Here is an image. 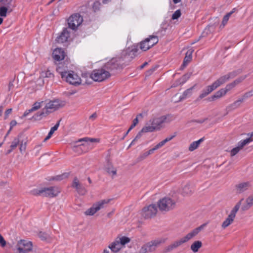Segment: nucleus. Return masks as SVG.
<instances>
[{
	"label": "nucleus",
	"instance_id": "nucleus-1",
	"mask_svg": "<svg viewBox=\"0 0 253 253\" xmlns=\"http://www.w3.org/2000/svg\"><path fill=\"white\" fill-rule=\"evenodd\" d=\"M207 225V223H204L198 227L191 231L190 233L187 234L186 236L181 238L180 240H177L171 244L169 246L165 248V252H169L173 250L176 249L178 247L181 245L182 244L188 242L190 239H192L196 236Z\"/></svg>",
	"mask_w": 253,
	"mask_h": 253
},
{
	"label": "nucleus",
	"instance_id": "nucleus-2",
	"mask_svg": "<svg viewBox=\"0 0 253 253\" xmlns=\"http://www.w3.org/2000/svg\"><path fill=\"white\" fill-rule=\"evenodd\" d=\"M169 116H163L159 118H154L149 121L151 126H145L143 127V131L146 132H153L159 130L164 127L165 123H169L170 121L167 120Z\"/></svg>",
	"mask_w": 253,
	"mask_h": 253
},
{
	"label": "nucleus",
	"instance_id": "nucleus-3",
	"mask_svg": "<svg viewBox=\"0 0 253 253\" xmlns=\"http://www.w3.org/2000/svg\"><path fill=\"white\" fill-rule=\"evenodd\" d=\"M60 191V189L58 187L51 186L41 189H34L31 190L30 193L34 196L53 198L57 196Z\"/></svg>",
	"mask_w": 253,
	"mask_h": 253
},
{
	"label": "nucleus",
	"instance_id": "nucleus-4",
	"mask_svg": "<svg viewBox=\"0 0 253 253\" xmlns=\"http://www.w3.org/2000/svg\"><path fill=\"white\" fill-rule=\"evenodd\" d=\"M61 107V103L58 100L50 101L46 104L45 107L41 112L37 113L33 118L35 120H41L43 117L48 115L52 111L56 110Z\"/></svg>",
	"mask_w": 253,
	"mask_h": 253
},
{
	"label": "nucleus",
	"instance_id": "nucleus-5",
	"mask_svg": "<svg viewBox=\"0 0 253 253\" xmlns=\"http://www.w3.org/2000/svg\"><path fill=\"white\" fill-rule=\"evenodd\" d=\"M157 205L160 211L167 212L175 208L176 202L171 198L165 197L159 200Z\"/></svg>",
	"mask_w": 253,
	"mask_h": 253
},
{
	"label": "nucleus",
	"instance_id": "nucleus-6",
	"mask_svg": "<svg viewBox=\"0 0 253 253\" xmlns=\"http://www.w3.org/2000/svg\"><path fill=\"white\" fill-rule=\"evenodd\" d=\"M111 75V73H109L103 66L100 69L94 70L90 76L94 81L101 82L109 78Z\"/></svg>",
	"mask_w": 253,
	"mask_h": 253
},
{
	"label": "nucleus",
	"instance_id": "nucleus-7",
	"mask_svg": "<svg viewBox=\"0 0 253 253\" xmlns=\"http://www.w3.org/2000/svg\"><path fill=\"white\" fill-rule=\"evenodd\" d=\"M164 242V240L163 239H157L149 242L141 247L139 252V253L153 252L156 251L157 247Z\"/></svg>",
	"mask_w": 253,
	"mask_h": 253
},
{
	"label": "nucleus",
	"instance_id": "nucleus-8",
	"mask_svg": "<svg viewBox=\"0 0 253 253\" xmlns=\"http://www.w3.org/2000/svg\"><path fill=\"white\" fill-rule=\"evenodd\" d=\"M159 42V39L156 36H150L148 38L141 41L139 43V48L142 51H145L153 47Z\"/></svg>",
	"mask_w": 253,
	"mask_h": 253
},
{
	"label": "nucleus",
	"instance_id": "nucleus-9",
	"mask_svg": "<svg viewBox=\"0 0 253 253\" xmlns=\"http://www.w3.org/2000/svg\"><path fill=\"white\" fill-rule=\"evenodd\" d=\"M111 199H104L98 201L96 203L93 205L92 207L85 211L86 215H93L97 211L105 207V205L108 204Z\"/></svg>",
	"mask_w": 253,
	"mask_h": 253
},
{
	"label": "nucleus",
	"instance_id": "nucleus-10",
	"mask_svg": "<svg viewBox=\"0 0 253 253\" xmlns=\"http://www.w3.org/2000/svg\"><path fill=\"white\" fill-rule=\"evenodd\" d=\"M83 17L79 13L72 15L68 19L69 27L72 30H76L83 22Z\"/></svg>",
	"mask_w": 253,
	"mask_h": 253
},
{
	"label": "nucleus",
	"instance_id": "nucleus-11",
	"mask_svg": "<svg viewBox=\"0 0 253 253\" xmlns=\"http://www.w3.org/2000/svg\"><path fill=\"white\" fill-rule=\"evenodd\" d=\"M157 212V208L155 205H150L145 207L142 210L141 214L146 219L154 217Z\"/></svg>",
	"mask_w": 253,
	"mask_h": 253
},
{
	"label": "nucleus",
	"instance_id": "nucleus-12",
	"mask_svg": "<svg viewBox=\"0 0 253 253\" xmlns=\"http://www.w3.org/2000/svg\"><path fill=\"white\" fill-rule=\"evenodd\" d=\"M33 245L31 241L21 240L17 244V249L19 253H27L32 249Z\"/></svg>",
	"mask_w": 253,
	"mask_h": 253
},
{
	"label": "nucleus",
	"instance_id": "nucleus-13",
	"mask_svg": "<svg viewBox=\"0 0 253 253\" xmlns=\"http://www.w3.org/2000/svg\"><path fill=\"white\" fill-rule=\"evenodd\" d=\"M71 84L77 85L81 84V80L79 76L73 71H69L64 77V79Z\"/></svg>",
	"mask_w": 253,
	"mask_h": 253
},
{
	"label": "nucleus",
	"instance_id": "nucleus-14",
	"mask_svg": "<svg viewBox=\"0 0 253 253\" xmlns=\"http://www.w3.org/2000/svg\"><path fill=\"white\" fill-rule=\"evenodd\" d=\"M120 67V64L117 58L112 59L103 66L104 69L110 73L113 71L118 69Z\"/></svg>",
	"mask_w": 253,
	"mask_h": 253
},
{
	"label": "nucleus",
	"instance_id": "nucleus-15",
	"mask_svg": "<svg viewBox=\"0 0 253 253\" xmlns=\"http://www.w3.org/2000/svg\"><path fill=\"white\" fill-rule=\"evenodd\" d=\"M220 85H221L217 80L212 84L207 86L202 90V93L199 95V98L201 99L204 98Z\"/></svg>",
	"mask_w": 253,
	"mask_h": 253
},
{
	"label": "nucleus",
	"instance_id": "nucleus-16",
	"mask_svg": "<svg viewBox=\"0 0 253 253\" xmlns=\"http://www.w3.org/2000/svg\"><path fill=\"white\" fill-rule=\"evenodd\" d=\"M70 38V31L68 28H65L60 34L56 38V41L58 43H63L67 42Z\"/></svg>",
	"mask_w": 253,
	"mask_h": 253
},
{
	"label": "nucleus",
	"instance_id": "nucleus-17",
	"mask_svg": "<svg viewBox=\"0 0 253 253\" xmlns=\"http://www.w3.org/2000/svg\"><path fill=\"white\" fill-rule=\"evenodd\" d=\"M241 73V70L238 71H234L233 72H230L227 74L221 76L218 79H217L218 81L220 83V85L224 84L226 82L228 81L230 79L234 78L236 76H237L239 74Z\"/></svg>",
	"mask_w": 253,
	"mask_h": 253
},
{
	"label": "nucleus",
	"instance_id": "nucleus-18",
	"mask_svg": "<svg viewBox=\"0 0 253 253\" xmlns=\"http://www.w3.org/2000/svg\"><path fill=\"white\" fill-rule=\"evenodd\" d=\"M72 187L76 188L77 192L82 195H85L86 193V190L85 187L82 185L77 177L74 178L72 183Z\"/></svg>",
	"mask_w": 253,
	"mask_h": 253
},
{
	"label": "nucleus",
	"instance_id": "nucleus-19",
	"mask_svg": "<svg viewBox=\"0 0 253 253\" xmlns=\"http://www.w3.org/2000/svg\"><path fill=\"white\" fill-rule=\"evenodd\" d=\"M65 53L61 48H57L54 50L52 53L53 58L57 61L62 60L64 59Z\"/></svg>",
	"mask_w": 253,
	"mask_h": 253
},
{
	"label": "nucleus",
	"instance_id": "nucleus-20",
	"mask_svg": "<svg viewBox=\"0 0 253 253\" xmlns=\"http://www.w3.org/2000/svg\"><path fill=\"white\" fill-rule=\"evenodd\" d=\"M251 187L250 182H244L240 183L235 186V190L237 193H242L249 189Z\"/></svg>",
	"mask_w": 253,
	"mask_h": 253
},
{
	"label": "nucleus",
	"instance_id": "nucleus-21",
	"mask_svg": "<svg viewBox=\"0 0 253 253\" xmlns=\"http://www.w3.org/2000/svg\"><path fill=\"white\" fill-rule=\"evenodd\" d=\"M108 248L114 253H118L123 248L117 238L108 246Z\"/></svg>",
	"mask_w": 253,
	"mask_h": 253
},
{
	"label": "nucleus",
	"instance_id": "nucleus-22",
	"mask_svg": "<svg viewBox=\"0 0 253 253\" xmlns=\"http://www.w3.org/2000/svg\"><path fill=\"white\" fill-rule=\"evenodd\" d=\"M193 51L194 50L193 49H191L188 50L186 52L183 64L181 67V69H183L184 68H185L187 66L188 63L191 61L192 59V55L193 52Z\"/></svg>",
	"mask_w": 253,
	"mask_h": 253
},
{
	"label": "nucleus",
	"instance_id": "nucleus-23",
	"mask_svg": "<svg viewBox=\"0 0 253 253\" xmlns=\"http://www.w3.org/2000/svg\"><path fill=\"white\" fill-rule=\"evenodd\" d=\"M226 94V90L224 88L220 89L218 91H216L214 95L211 96L209 98V100L212 101L214 100L215 99L219 98Z\"/></svg>",
	"mask_w": 253,
	"mask_h": 253
},
{
	"label": "nucleus",
	"instance_id": "nucleus-24",
	"mask_svg": "<svg viewBox=\"0 0 253 253\" xmlns=\"http://www.w3.org/2000/svg\"><path fill=\"white\" fill-rule=\"evenodd\" d=\"M253 205V196H249L246 200V204L242 207L243 211L249 210Z\"/></svg>",
	"mask_w": 253,
	"mask_h": 253
},
{
	"label": "nucleus",
	"instance_id": "nucleus-25",
	"mask_svg": "<svg viewBox=\"0 0 253 253\" xmlns=\"http://www.w3.org/2000/svg\"><path fill=\"white\" fill-rule=\"evenodd\" d=\"M19 136H18L17 137H15L13 140L11 142L10 145V149L8 150L7 152V154H10L14 149H15L17 146L19 144L20 140H19Z\"/></svg>",
	"mask_w": 253,
	"mask_h": 253
},
{
	"label": "nucleus",
	"instance_id": "nucleus-26",
	"mask_svg": "<svg viewBox=\"0 0 253 253\" xmlns=\"http://www.w3.org/2000/svg\"><path fill=\"white\" fill-rule=\"evenodd\" d=\"M204 138L203 137L197 141L193 142L189 145V147L188 148L189 150L190 151H193L195 150V149H196L199 147V146L200 145L201 143L204 141Z\"/></svg>",
	"mask_w": 253,
	"mask_h": 253
},
{
	"label": "nucleus",
	"instance_id": "nucleus-27",
	"mask_svg": "<svg viewBox=\"0 0 253 253\" xmlns=\"http://www.w3.org/2000/svg\"><path fill=\"white\" fill-rule=\"evenodd\" d=\"M234 218L235 217L229 214L228 217L223 222L221 225L223 229H225L228 226H229L233 222Z\"/></svg>",
	"mask_w": 253,
	"mask_h": 253
},
{
	"label": "nucleus",
	"instance_id": "nucleus-28",
	"mask_svg": "<svg viewBox=\"0 0 253 253\" xmlns=\"http://www.w3.org/2000/svg\"><path fill=\"white\" fill-rule=\"evenodd\" d=\"M16 0H4L3 4L4 6L8 8L9 11H11L12 8L15 6V2Z\"/></svg>",
	"mask_w": 253,
	"mask_h": 253
},
{
	"label": "nucleus",
	"instance_id": "nucleus-29",
	"mask_svg": "<svg viewBox=\"0 0 253 253\" xmlns=\"http://www.w3.org/2000/svg\"><path fill=\"white\" fill-rule=\"evenodd\" d=\"M202 243L200 241H195L191 246V249L194 253H196L202 247Z\"/></svg>",
	"mask_w": 253,
	"mask_h": 253
},
{
	"label": "nucleus",
	"instance_id": "nucleus-30",
	"mask_svg": "<svg viewBox=\"0 0 253 253\" xmlns=\"http://www.w3.org/2000/svg\"><path fill=\"white\" fill-rule=\"evenodd\" d=\"M194 87V86L185 90L182 95L180 96V100H182L185 99L187 97L190 96L192 93V90L193 89Z\"/></svg>",
	"mask_w": 253,
	"mask_h": 253
},
{
	"label": "nucleus",
	"instance_id": "nucleus-31",
	"mask_svg": "<svg viewBox=\"0 0 253 253\" xmlns=\"http://www.w3.org/2000/svg\"><path fill=\"white\" fill-rule=\"evenodd\" d=\"M117 239L119 241L123 248L124 247L126 244L130 242V239L126 236L118 237Z\"/></svg>",
	"mask_w": 253,
	"mask_h": 253
},
{
	"label": "nucleus",
	"instance_id": "nucleus-32",
	"mask_svg": "<svg viewBox=\"0 0 253 253\" xmlns=\"http://www.w3.org/2000/svg\"><path fill=\"white\" fill-rule=\"evenodd\" d=\"M244 199H242L239 202H238L236 205L235 206V207L233 208V209L232 210L230 213V215H232L234 217H235L236 213L238 211L241 204L242 202L243 201Z\"/></svg>",
	"mask_w": 253,
	"mask_h": 253
},
{
	"label": "nucleus",
	"instance_id": "nucleus-33",
	"mask_svg": "<svg viewBox=\"0 0 253 253\" xmlns=\"http://www.w3.org/2000/svg\"><path fill=\"white\" fill-rule=\"evenodd\" d=\"M181 193L184 196H188L192 193V190L190 185L187 184L185 185L182 190Z\"/></svg>",
	"mask_w": 253,
	"mask_h": 253
},
{
	"label": "nucleus",
	"instance_id": "nucleus-34",
	"mask_svg": "<svg viewBox=\"0 0 253 253\" xmlns=\"http://www.w3.org/2000/svg\"><path fill=\"white\" fill-rule=\"evenodd\" d=\"M106 169L107 172L109 173L112 174L113 176L117 174V170L115 169L111 163L108 162L107 165L106 167Z\"/></svg>",
	"mask_w": 253,
	"mask_h": 253
},
{
	"label": "nucleus",
	"instance_id": "nucleus-35",
	"mask_svg": "<svg viewBox=\"0 0 253 253\" xmlns=\"http://www.w3.org/2000/svg\"><path fill=\"white\" fill-rule=\"evenodd\" d=\"M253 141V138L249 137L244 140L240 141L238 143V146L241 150L245 145Z\"/></svg>",
	"mask_w": 253,
	"mask_h": 253
},
{
	"label": "nucleus",
	"instance_id": "nucleus-36",
	"mask_svg": "<svg viewBox=\"0 0 253 253\" xmlns=\"http://www.w3.org/2000/svg\"><path fill=\"white\" fill-rule=\"evenodd\" d=\"M83 141L85 142L86 143L98 142H99V139H96V138H90L88 137H84V138L79 139L76 143L83 142Z\"/></svg>",
	"mask_w": 253,
	"mask_h": 253
},
{
	"label": "nucleus",
	"instance_id": "nucleus-37",
	"mask_svg": "<svg viewBox=\"0 0 253 253\" xmlns=\"http://www.w3.org/2000/svg\"><path fill=\"white\" fill-rule=\"evenodd\" d=\"M143 132H146L145 131H143V128L142 129L137 133L135 137L133 139V140L131 141V143L129 144L128 148L130 147L131 146L135 144V142L139 139L142 136V133Z\"/></svg>",
	"mask_w": 253,
	"mask_h": 253
},
{
	"label": "nucleus",
	"instance_id": "nucleus-38",
	"mask_svg": "<svg viewBox=\"0 0 253 253\" xmlns=\"http://www.w3.org/2000/svg\"><path fill=\"white\" fill-rule=\"evenodd\" d=\"M244 101L243 99L241 98L236 101H235L234 103L230 104L229 107H230L232 109H235L240 106V104L242 102Z\"/></svg>",
	"mask_w": 253,
	"mask_h": 253
},
{
	"label": "nucleus",
	"instance_id": "nucleus-39",
	"mask_svg": "<svg viewBox=\"0 0 253 253\" xmlns=\"http://www.w3.org/2000/svg\"><path fill=\"white\" fill-rule=\"evenodd\" d=\"M244 101L243 99L241 98L236 101H235L234 103L230 104L229 107H230L232 109H235L240 106V104L242 102Z\"/></svg>",
	"mask_w": 253,
	"mask_h": 253
},
{
	"label": "nucleus",
	"instance_id": "nucleus-40",
	"mask_svg": "<svg viewBox=\"0 0 253 253\" xmlns=\"http://www.w3.org/2000/svg\"><path fill=\"white\" fill-rule=\"evenodd\" d=\"M191 74V73H187V74L184 75L183 76H182L178 80L179 84H183L185 83L187 81V80L190 78Z\"/></svg>",
	"mask_w": 253,
	"mask_h": 253
},
{
	"label": "nucleus",
	"instance_id": "nucleus-41",
	"mask_svg": "<svg viewBox=\"0 0 253 253\" xmlns=\"http://www.w3.org/2000/svg\"><path fill=\"white\" fill-rule=\"evenodd\" d=\"M176 135V132H174L173 134L170 137H168L163 141H161L159 143L160 145H161V146H163L167 142H169V141L171 140L172 139H173L174 137H175Z\"/></svg>",
	"mask_w": 253,
	"mask_h": 253
},
{
	"label": "nucleus",
	"instance_id": "nucleus-42",
	"mask_svg": "<svg viewBox=\"0 0 253 253\" xmlns=\"http://www.w3.org/2000/svg\"><path fill=\"white\" fill-rule=\"evenodd\" d=\"M61 66H62V65H59L57 66V67L56 68V71L60 74L62 79H64V77H65V76L66 75V73H67V72L63 71Z\"/></svg>",
	"mask_w": 253,
	"mask_h": 253
},
{
	"label": "nucleus",
	"instance_id": "nucleus-43",
	"mask_svg": "<svg viewBox=\"0 0 253 253\" xmlns=\"http://www.w3.org/2000/svg\"><path fill=\"white\" fill-rule=\"evenodd\" d=\"M8 10H9L8 8L4 5L0 7V16L1 17H5Z\"/></svg>",
	"mask_w": 253,
	"mask_h": 253
},
{
	"label": "nucleus",
	"instance_id": "nucleus-44",
	"mask_svg": "<svg viewBox=\"0 0 253 253\" xmlns=\"http://www.w3.org/2000/svg\"><path fill=\"white\" fill-rule=\"evenodd\" d=\"M233 12L231 11L228 13H227L224 17L222 20V24L223 26H225V25L227 23L229 18L231 15L232 14Z\"/></svg>",
	"mask_w": 253,
	"mask_h": 253
},
{
	"label": "nucleus",
	"instance_id": "nucleus-45",
	"mask_svg": "<svg viewBox=\"0 0 253 253\" xmlns=\"http://www.w3.org/2000/svg\"><path fill=\"white\" fill-rule=\"evenodd\" d=\"M181 15V11L180 9H178L176 10L174 13L172 14L171 19L172 20L177 19L178 18L180 17Z\"/></svg>",
	"mask_w": 253,
	"mask_h": 253
},
{
	"label": "nucleus",
	"instance_id": "nucleus-46",
	"mask_svg": "<svg viewBox=\"0 0 253 253\" xmlns=\"http://www.w3.org/2000/svg\"><path fill=\"white\" fill-rule=\"evenodd\" d=\"M253 96V90L246 92L242 97V98L244 101L247 98H250Z\"/></svg>",
	"mask_w": 253,
	"mask_h": 253
},
{
	"label": "nucleus",
	"instance_id": "nucleus-47",
	"mask_svg": "<svg viewBox=\"0 0 253 253\" xmlns=\"http://www.w3.org/2000/svg\"><path fill=\"white\" fill-rule=\"evenodd\" d=\"M43 103V101L41 102H35L32 107L31 108V111H36L37 110H38L39 108H41V104Z\"/></svg>",
	"mask_w": 253,
	"mask_h": 253
},
{
	"label": "nucleus",
	"instance_id": "nucleus-48",
	"mask_svg": "<svg viewBox=\"0 0 253 253\" xmlns=\"http://www.w3.org/2000/svg\"><path fill=\"white\" fill-rule=\"evenodd\" d=\"M39 237L41 240H45L49 237V235L45 232H40L39 234Z\"/></svg>",
	"mask_w": 253,
	"mask_h": 253
},
{
	"label": "nucleus",
	"instance_id": "nucleus-49",
	"mask_svg": "<svg viewBox=\"0 0 253 253\" xmlns=\"http://www.w3.org/2000/svg\"><path fill=\"white\" fill-rule=\"evenodd\" d=\"M161 147H162L161 146V145H160V144L158 143L154 148H153L152 149H151L148 151H147V153L148 154V155H151V154H153L155 150L160 148Z\"/></svg>",
	"mask_w": 253,
	"mask_h": 253
},
{
	"label": "nucleus",
	"instance_id": "nucleus-50",
	"mask_svg": "<svg viewBox=\"0 0 253 253\" xmlns=\"http://www.w3.org/2000/svg\"><path fill=\"white\" fill-rule=\"evenodd\" d=\"M67 175L66 173L62 174L61 175H57L55 177H54L52 178L53 180H61L63 179L64 178L67 177Z\"/></svg>",
	"mask_w": 253,
	"mask_h": 253
},
{
	"label": "nucleus",
	"instance_id": "nucleus-51",
	"mask_svg": "<svg viewBox=\"0 0 253 253\" xmlns=\"http://www.w3.org/2000/svg\"><path fill=\"white\" fill-rule=\"evenodd\" d=\"M138 50L139 49L138 48V45L136 46H134L130 51L129 55L135 56L137 55Z\"/></svg>",
	"mask_w": 253,
	"mask_h": 253
},
{
	"label": "nucleus",
	"instance_id": "nucleus-52",
	"mask_svg": "<svg viewBox=\"0 0 253 253\" xmlns=\"http://www.w3.org/2000/svg\"><path fill=\"white\" fill-rule=\"evenodd\" d=\"M59 123H60V122H58L53 127H52L49 131V132H48L49 133H50L52 135L53 134V133L55 131H56L59 126Z\"/></svg>",
	"mask_w": 253,
	"mask_h": 253
},
{
	"label": "nucleus",
	"instance_id": "nucleus-53",
	"mask_svg": "<svg viewBox=\"0 0 253 253\" xmlns=\"http://www.w3.org/2000/svg\"><path fill=\"white\" fill-rule=\"evenodd\" d=\"M241 149L239 148V147L237 146V147L233 148L230 152V154L231 156H234L235 155H236L240 150Z\"/></svg>",
	"mask_w": 253,
	"mask_h": 253
},
{
	"label": "nucleus",
	"instance_id": "nucleus-54",
	"mask_svg": "<svg viewBox=\"0 0 253 253\" xmlns=\"http://www.w3.org/2000/svg\"><path fill=\"white\" fill-rule=\"evenodd\" d=\"M148 154H147V152H144L141 154L137 158L138 161H142L143 160L145 159L148 156Z\"/></svg>",
	"mask_w": 253,
	"mask_h": 253
},
{
	"label": "nucleus",
	"instance_id": "nucleus-55",
	"mask_svg": "<svg viewBox=\"0 0 253 253\" xmlns=\"http://www.w3.org/2000/svg\"><path fill=\"white\" fill-rule=\"evenodd\" d=\"M235 86V85L232 82L231 83H230V84H227L225 88L224 89H225V90H226V92L227 93L228 91L231 90Z\"/></svg>",
	"mask_w": 253,
	"mask_h": 253
},
{
	"label": "nucleus",
	"instance_id": "nucleus-56",
	"mask_svg": "<svg viewBox=\"0 0 253 253\" xmlns=\"http://www.w3.org/2000/svg\"><path fill=\"white\" fill-rule=\"evenodd\" d=\"M0 245L4 247L6 245V242L3 237L0 234Z\"/></svg>",
	"mask_w": 253,
	"mask_h": 253
},
{
	"label": "nucleus",
	"instance_id": "nucleus-57",
	"mask_svg": "<svg viewBox=\"0 0 253 253\" xmlns=\"http://www.w3.org/2000/svg\"><path fill=\"white\" fill-rule=\"evenodd\" d=\"M12 112V109H7L4 113V119H6L8 118V115L11 114Z\"/></svg>",
	"mask_w": 253,
	"mask_h": 253
},
{
	"label": "nucleus",
	"instance_id": "nucleus-58",
	"mask_svg": "<svg viewBox=\"0 0 253 253\" xmlns=\"http://www.w3.org/2000/svg\"><path fill=\"white\" fill-rule=\"evenodd\" d=\"M44 77L46 78H51L53 77V74L48 70L44 73Z\"/></svg>",
	"mask_w": 253,
	"mask_h": 253
},
{
	"label": "nucleus",
	"instance_id": "nucleus-59",
	"mask_svg": "<svg viewBox=\"0 0 253 253\" xmlns=\"http://www.w3.org/2000/svg\"><path fill=\"white\" fill-rule=\"evenodd\" d=\"M17 124V122L15 120H12L10 123V129H12L13 127L15 126Z\"/></svg>",
	"mask_w": 253,
	"mask_h": 253
},
{
	"label": "nucleus",
	"instance_id": "nucleus-60",
	"mask_svg": "<svg viewBox=\"0 0 253 253\" xmlns=\"http://www.w3.org/2000/svg\"><path fill=\"white\" fill-rule=\"evenodd\" d=\"M247 76L245 75L244 76H241L237 79L236 80L238 81L239 83H241L242 81H243L246 78Z\"/></svg>",
	"mask_w": 253,
	"mask_h": 253
},
{
	"label": "nucleus",
	"instance_id": "nucleus-61",
	"mask_svg": "<svg viewBox=\"0 0 253 253\" xmlns=\"http://www.w3.org/2000/svg\"><path fill=\"white\" fill-rule=\"evenodd\" d=\"M26 149V145L25 144V145H23L22 142L20 144V148H19V150L20 151V152H22V151H25Z\"/></svg>",
	"mask_w": 253,
	"mask_h": 253
},
{
	"label": "nucleus",
	"instance_id": "nucleus-62",
	"mask_svg": "<svg viewBox=\"0 0 253 253\" xmlns=\"http://www.w3.org/2000/svg\"><path fill=\"white\" fill-rule=\"evenodd\" d=\"M97 118V114L96 113H94L89 117V119L94 120Z\"/></svg>",
	"mask_w": 253,
	"mask_h": 253
},
{
	"label": "nucleus",
	"instance_id": "nucleus-63",
	"mask_svg": "<svg viewBox=\"0 0 253 253\" xmlns=\"http://www.w3.org/2000/svg\"><path fill=\"white\" fill-rule=\"evenodd\" d=\"M33 111H31V108L30 109L26 110L23 114V117H26L29 113Z\"/></svg>",
	"mask_w": 253,
	"mask_h": 253
},
{
	"label": "nucleus",
	"instance_id": "nucleus-64",
	"mask_svg": "<svg viewBox=\"0 0 253 253\" xmlns=\"http://www.w3.org/2000/svg\"><path fill=\"white\" fill-rule=\"evenodd\" d=\"M207 119H208L207 118H205V119H201V120H195V122H197L198 123L202 124L204 122H205Z\"/></svg>",
	"mask_w": 253,
	"mask_h": 253
}]
</instances>
